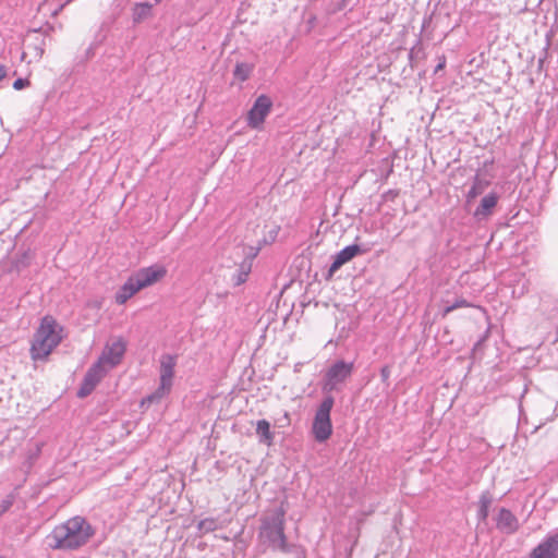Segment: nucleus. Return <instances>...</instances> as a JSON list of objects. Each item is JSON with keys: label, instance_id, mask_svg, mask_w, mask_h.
I'll list each match as a JSON object with an SVG mask.
<instances>
[{"label": "nucleus", "instance_id": "nucleus-15", "mask_svg": "<svg viewBox=\"0 0 558 558\" xmlns=\"http://www.w3.org/2000/svg\"><path fill=\"white\" fill-rule=\"evenodd\" d=\"M498 195L496 193H489L485 195L477 208L474 211V217L478 220L488 218L497 205Z\"/></svg>", "mask_w": 558, "mask_h": 558}, {"label": "nucleus", "instance_id": "nucleus-11", "mask_svg": "<svg viewBox=\"0 0 558 558\" xmlns=\"http://www.w3.org/2000/svg\"><path fill=\"white\" fill-rule=\"evenodd\" d=\"M529 558H558V532L547 535L530 553Z\"/></svg>", "mask_w": 558, "mask_h": 558}, {"label": "nucleus", "instance_id": "nucleus-20", "mask_svg": "<svg viewBox=\"0 0 558 558\" xmlns=\"http://www.w3.org/2000/svg\"><path fill=\"white\" fill-rule=\"evenodd\" d=\"M252 71H253V65L245 63V62H241L235 65L233 75L239 81L244 82L250 77Z\"/></svg>", "mask_w": 558, "mask_h": 558}, {"label": "nucleus", "instance_id": "nucleus-30", "mask_svg": "<svg viewBox=\"0 0 558 558\" xmlns=\"http://www.w3.org/2000/svg\"><path fill=\"white\" fill-rule=\"evenodd\" d=\"M444 65H445V61H444V62H441V63H439V64L437 65V68H436V72H437L438 70L442 69V68H444Z\"/></svg>", "mask_w": 558, "mask_h": 558}, {"label": "nucleus", "instance_id": "nucleus-19", "mask_svg": "<svg viewBox=\"0 0 558 558\" xmlns=\"http://www.w3.org/2000/svg\"><path fill=\"white\" fill-rule=\"evenodd\" d=\"M493 502V497L489 492L482 493L478 500L477 518L485 521L488 517V509Z\"/></svg>", "mask_w": 558, "mask_h": 558}, {"label": "nucleus", "instance_id": "nucleus-10", "mask_svg": "<svg viewBox=\"0 0 558 558\" xmlns=\"http://www.w3.org/2000/svg\"><path fill=\"white\" fill-rule=\"evenodd\" d=\"M167 274V269L162 265H151L149 267L141 268L133 276L141 284V287L147 288L154 283L160 281Z\"/></svg>", "mask_w": 558, "mask_h": 558}, {"label": "nucleus", "instance_id": "nucleus-29", "mask_svg": "<svg viewBox=\"0 0 558 558\" xmlns=\"http://www.w3.org/2000/svg\"><path fill=\"white\" fill-rule=\"evenodd\" d=\"M68 2L62 3L59 8H56V11L53 12V15H58L66 5Z\"/></svg>", "mask_w": 558, "mask_h": 558}, {"label": "nucleus", "instance_id": "nucleus-21", "mask_svg": "<svg viewBox=\"0 0 558 558\" xmlns=\"http://www.w3.org/2000/svg\"><path fill=\"white\" fill-rule=\"evenodd\" d=\"M472 306L465 299H457L452 304L446 305L442 310V317H446L449 313L462 308Z\"/></svg>", "mask_w": 558, "mask_h": 558}, {"label": "nucleus", "instance_id": "nucleus-2", "mask_svg": "<svg viewBox=\"0 0 558 558\" xmlns=\"http://www.w3.org/2000/svg\"><path fill=\"white\" fill-rule=\"evenodd\" d=\"M284 515L286 511L282 508H276L267 511L260 519L259 526V541L267 544L274 550L289 553L295 550L298 558H304L303 551L296 546L289 545L284 535Z\"/></svg>", "mask_w": 558, "mask_h": 558}, {"label": "nucleus", "instance_id": "nucleus-25", "mask_svg": "<svg viewBox=\"0 0 558 558\" xmlns=\"http://www.w3.org/2000/svg\"><path fill=\"white\" fill-rule=\"evenodd\" d=\"M199 530L211 531L215 529V521L213 519H206L199 522Z\"/></svg>", "mask_w": 558, "mask_h": 558}, {"label": "nucleus", "instance_id": "nucleus-31", "mask_svg": "<svg viewBox=\"0 0 558 558\" xmlns=\"http://www.w3.org/2000/svg\"><path fill=\"white\" fill-rule=\"evenodd\" d=\"M156 2H160L161 0H155Z\"/></svg>", "mask_w": 558, "mask_h": 558}, {"label": "nucleus", "instance_id": "nucleus-8", "mask_svg": "<svg viewBox=\"0 0 558 558\" xmlns=\"http://www.w3.org/2000/svg\"><path fill=\"white\" fill-rule=\"evenodd\" d=\"M368 251V247H364L359 244L345 246L336 255H333V260L328 269L327 278H331L336 271H338L344 264L349 263L355 256L366 254Z\"/></svg>", "mask_w": 558, "mask_h": 558}, {"label": "nucleus", "instance_id": "nucleus-28", "mask_svg": "<svg viewBox=\"0 0 558 558\" xmlns=\"http://www.w3.org/2000/svg\"><path fill=\"white\" fill-rule=\"evenodd\" d=\"M5 75H7L5 66L0 65V81H1L2 78H4V77H5Z\"/></svg>", "mask_w": 558, "mask_h": 558}, {"label": "nucleus", "instance_id": "nucleus-9", "mask_svg": "<svg viewBox=\"0 0 558 558\" xmlns=\"http://www.w3.org/2000/svg\"><path fill=\"white\" fill-rule=\"evenodd\" d=\"M272 106L271 99L266 95H260L255 100L247 114V123L251 128L257 129L270 112Z\"/></svg>", "mask_w": 558, "mask_h": 558}, {"label": "nucleus", "instance_id": "nucleus-12", "mask_svg": "<svg viewBox=\"0 0 558 558\" xmlns=\"http://www.w3.org/2000/svg\"><path fill=\"white\" fill-rule=\"evenodd\" d=\"M125 352V344L122 340L114 341L111 345L106 347L98 361L108 369L117 366Z\"/></svg>", "mask_w": 558, "mask_h": 558}, {"label": "nucleus", "instance_id": "nucleus-16", "mask_svg": "<svg viewBox=\"0 0 558 558\" xmlns=\"http://www.w3.org/2000/svg\"><path fill=\"white\" fill-rule=\"evenodd\" d=\"M488 185L489 181L481 178L480 175H475L473 179L472 186L468 191L466 202L470 203L471 201L475 199L478 195L483 194Z\"/></svg>", "mask_w": 558, "mask_h": 558}, {"label": "nucleus", "instance_id": "nucleus-23", "mask_svg": "<svg viewBox=\"0 0 558 558\" xmlns=\"http://www.w3.org/2000/svg\"><path fill=\"white\" fill-rule=\"evenodd\" d=\"M13 497L7 496L3 500L0 502V517L3 515L12 506H13Z\"/></svg>", "mask_w": 558, "mask_h": 558}, {"label": "nucleus", "instance_id": "nucleus-5", "mask_svg": "<svg viewBox=\"0 0 558 558\" xmlns=\"http://www.w3.org/2000/svg\"><path fill=\"white\" fill-rule=\"evenodd\" d=\"M354 369L352 362L337 361L326 372L323 381V391L330 396L332 391L340 389V385L344 384L351 377Z\"/></svg>", "mask_w": 558, "mask_h": 558}, {"label": "nucleus", "instance_id": "nucleus-4", "mask_svg": "<svg viewBox=\"0 0 558 558\" xmlns=\"http://www.w3.org/2000/svg\"><path fill=\"white\" fill-rule=\"evenodd\" d=\"M333 404V397L326 396L315 413L313 422V434L318 442L326 441L332 433L330 412L332 410Z\"/></svg>", "mask_w": 558, "mask_h": 558}, {"label": "nucleus", "instance_id": "nucleus-14", "mask_svg": "<svg viewBox=\"0 0 558 558\" xmlns=\"http://www.w3.org/2000/svg\"><path fill=\"white\" fill-rule=\"evenodd\" d=\"M142 289L141 284L132 275L116 293V302L122 305Z\"/></svg>", "mask_w": 558, "mask_h": 558}, {"label": "nucleus", "instance_id": "nucleus-26", "mask_svg": "<svg viewBox=\"0 0 558 558\" xmlns=\"http://www.w3.org/2000/svg\"><path fill=\"white\" fill-rule=\"evenodd\" d=\"M28 85H29V81L27 78H17L13 83V88L16 90H21Z\"/></svg>", "mask_w": 558, "mask_h": 558}, {"label": "nucleus", "instance_id": "nucleus-13", "mask_svg": "<svg viewBox=\"0 0 558 558\" xmlns=\"http://www.w3.org/2000/svg\"><path fill=\"white\" fill-rule=\"evenodd\" d=\"M496 526L499 531L506 534L515 533L519 527L518 518L507 508H501L496 519Z\"/></svg>", "mask_w": 558, "mask_h": 558}, {"label": "nucleus", "instance_id": "nucleus-17", "mask_svg": "<svg viewBox=\"0 0 558 558\" xmlns=\"http://www.w3.org/2000/svg\"><path fill=\"white\" fill-rule=\"evenodd\" d=\"M256 434L259 442L270 446L274 442V434L270 432V424L266 420H259L256 423Z\"/></svg>", "mask_w": 558, "mask_h": 558}, {"label": "nucleus", "instance_id": "nucleus-7", "mask_svg": "<svg viewBox=\"0 0 558 558\" xmlns=\"http://www.w3.org/2000/svg\"><path fill=\"white\" fill-rule=\"evenodd\" d=\"M108 368L101 362H95L86 372L82 385L77 391L80 398H85L92 393L95 387L108 373Z\"/></svg>", "mask_w": 558, "mask_h": 558}, {"label": "nucleus", "instance_id": "nucleus-1", "mask_svg": "<svg viewBox=\"0 0 558 558\" xmlns=\"http://www.w3.org/2000/svg\"><path fill=\"white\" fill-rule=\"evenodd\" d=\"M95 533V527L84 517L75 515L52 530L49 545L53 549L74 550L86 545Z\"/></svg>", "mask_w": 558, "mask_h": 558}, {"label": "nucleus", "instance_id": "nucleus-3", "mask_svg": "<svg viewBox=\"0 0 558 558\" xmlns=\"http://www.w3.org/2000/svg\"><path fill=\"white\" fill-rule=\"evenodd\" d=\"M61 331L62 328L59 327L52 317H44L39 328L34 335L31 347L32 359L43 360L47 357L60 343L62 339Z\"/></svg>", "mask_w": 558, "mask_h": 558}, {"label": "nucleus", "instance_id": "nucleus-27", "mask_svg": "<svg viewBox=\"0 0 558 558\" xmlns=\"http://www.w3.org/2000/svg\"><path fill=\"white\" fill-rule=\"evenodd\" d=\"M380 376H381L383 381L388 380V378L390 376V368H389V366H384L380 369Z\"/></svg>", "mask_w": 558, "mask_h": 558}, {"label": "nucleus", "instance_id": "nucleus-24", "mask_svg": "<svg viewBox=\"0 0 558 558\" xmlns=\"http://www.w3.org/2000/svg\"><path fill=\"white\" fill-rule=\"evenodd\" d=\"M350 3H351V0H339V1L335 2L332 12L336 13V12L342 11V10L347 9L350 5Z\"/></svg>", "mask_w": 558, "mask_h": 558}, {"label": "nucleus", "instance_id": "nucleus-22", "mask_svg": "<svg viewBox=\"0 0 558 558\" xmlns=\"http://www.w3.org/2000/svg\"><path fill=\"white\" fill-rule=\"evenodd\" d=\"M250 272V267H246L245 265H241L238 274L233 277V281L235 286H240L244 283L247 279Z\"/></svg>", "mask_w": 558, "mask_h": 558}, {"label": "nucleus", "instance_id": "nucleus-18", "mask_svg": "<svg viewBox=\"0 0 558 558\" xmlns=\"http://www.w3.org/2000/svg\"><path fill=\"white\" fill-rule=\"evenodd\" d=\"M153 5L148 2L135 3L132 9L134 23H141L151 15Z\"/></svg>", "mask_w": 558, "mask_h": 558}, {"label": "nucleus", "instance_id": "nucleus-6", "mask_svg": "<svg viewBox=\"0 0 558 558\" xmlns=\"http://www.w3.org/2000/svg\"><path fill=\"white\" fill-rule=\"evenodd\" d=\"M177 364V359L171 354H163L160 357V385L158 389L150 396H148L145 400L148 403H153L155 401L160 400L166 395H168L172 387V379L174 376V367Z\"/></svg>", "mask_w": 558, "mask_h": 558}]
</instances>
